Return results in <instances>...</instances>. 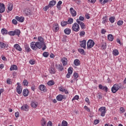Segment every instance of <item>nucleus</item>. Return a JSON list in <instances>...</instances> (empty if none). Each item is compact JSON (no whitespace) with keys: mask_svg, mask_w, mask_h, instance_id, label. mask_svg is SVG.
Wrapping results in <instances>:
<instances>
[{"mask_svg":"<svg viewBox=\"0 0 126 126\" xmlns=\"http://www.w3.org/2000/svg\"><path fill=\"white\" fill-rule=\"evenodd\" d=\"M38 41L39 42V44L40 46V48L42 49V51H45L46 49H47V46L46 45V43L44 42V38L42 37V36H38Z\"/></svg>","mask_w":126,"mask_h":126,"instance_id":"f257e3e1","label":"nucleus"},{"mask_svg":"<svg viewBox=\"0 0 126 126\" xmlns=\"http://www.w3.org/2000/svg\"><path fill=\"white\" fill-rule=\"evenodd\" d=\"M31 48L32 50H37V49H41V47L39 45V42H32L31 43Z\"/></svg>","mask_w":126,"mask_h":126,"instance_id":"f03ea898","label":"nucleus"},{"mask_svg":"<svg viewBox=\"0 0 126 126\" xmlns=\"http://www.w3.org/2000/svg\"><path fill=\"white\" fill-rule=\"evenodd\" d=\"M20 33H21V32H20V30L16 29L15 31H10L8 32V34L10 36H15V35H17V36H18V37H19V35H20Z\"/></svg>","mask_w":126,"mask_h":126,"instance_id":"7ed1b4c3","label":"nucleus"},{"mask_svg":"<svg viewBox=\"0 0 126 126\" xmlns=\"http://www.w3.org/2000/svg\"><path fill=\"white\" fill-rule=\"evenodd\" d=\"M72 31L75 32H78L80 30V28H79V25L76 23H75L72 27Z\"/></svg>","mask_w":126,"mask_h":126,"instance_id":"20e7f679","label":"nucleus"},{"mask_svg":"<svg viewBox=\"0 0 126 126\" xmlns=\"http://www.w3.org/2000/svg\"><path fill=\"white\" fill-rule=\"evenodd\" d=\"M95 45V42L92 39H90L87 42V49H91L93 48L94 46Z\"/></svg>","mask_w":126,"mask_h":126,"instance_id":"39448f33","label":"nucleus"},{"mask_svg":"<svg viewBox=\"0 0 126 126\" xmlns=\"http://www.w3.org/2000/svg\"><path fill=\"white\" fill-rule=\"evenodd\" d=\"M98 111L101 112L100 116L101 117H105V115H106V107H101Z\"/></svg>","mask_w":126,"mask_h":126,"instance_id":"423d86ee","label":"nucleus"},{"mask_svg":"<svg viewBox=\"0 0 126 126\" xmlns=\"http://www.w3.org/2000/svg\"><path fill=\"white\" fill-rule=\"evenodd\" d=\"M56 99L57 100V101H63V99H64V100H65V99H66V97H65V95H62V94H59L58 95H57L56 96Z\"/></svg>","mask_w":126,"mask_h":126,"instance_id":"0eeeda50","label":"nucleus"},{"mask_svg":"<svg viewBox=\"0 0 126 126\" xmlns=\"http://www.w3.org/2000/svg\"><path fill=\"white\" fill-rule=\"evenodd\" d=\"M17 85H18L16 88L17 92L18 94H21L22 93V89L21 86H20V83H17Z\"/></svg>","mask_w":126,"mask_h":126,"instance_id":"6e6552de","label":"nucleus"},{"mask_svg":"<svg viewBox=\"0 0 126 126\" xmlns=\"http://www.w3.org/2000/svg\"><path fill=\"white\" fill-rule=\"evenodd\" d=\"M5 10V6L3 3H0V13H3Z\"/></svg>","mask_w":126,"mask_h":126,"instance_id":"1a4fd4ad","label":"nucleus"},{"mask_svg":"<svg viewBox=\"0 0 126 126\" xmlns=\"http://www.w3.org/2000/svg\"><path fill=\"white\" fill-rule=\"evenodd\" d=\"M115 85L116 87V88H117V90L118 91L121 89H124L125 88V86H124V85L122 83L115 84Z\"/></svg>","mask_w":126,"mask_h":126,"instance_id":"9d476101","label":"nucleus"},{"mask_svg":"<svg viewBox=\"0 0 126 126\" xmlns=\"http://www.w3.org/2000/svg\"><path fill=\"white\" fill-rule=\"evenodd\" d=\"M70 12L71 14V16H73V17H75L76 16V11L75 10L73 9V7H71L69 9Z\"/></svg>","mask_w":126,"mask_h":126,"instance_id":"9b49d317","label":"nucleus"},{"mask_svg":"<svg viewBox=\"0 0 126 126\" xmlns=\"http://www.w3.org/2000/svg\"><path fill=\"white\" fill-rule=\"evenodd\" d=\"M13 8V4L11 3H9L7 6V9H8V10L7 11V13H9V12L11 11Z\"/></svg>","mask_w":126,"mask_h":126,"instance_id":"f8f14e48","label":"nucleus"},{"mask_svg":"<svg viewBox=\"0 0 126 126\" xmlns=\"http://www.w3.org/2000/svg\"><path fill=\"white\" fill-rule=\"evenodd\" d=\"M98 88H99V89H100V90H104L106 92H108V87L106 86H102V85L99 84L98 85Z\"/></svg>","mask_w":126,"mask_h":126,"instance_id":"ddd939ff","label":"nucleus"},{"mask_svg":"<svg viewBox=\"0 0 126 126\" xmlns=\"http://www.w3.org/2000/svg\"><path fill=\"white\" fill-rule=\"evenodd\" d=\"M100 46L101 50H106V48H107V44L106 42H104V40H102Z\"/></svg>","mask_w":126,"mask_h":126,"instance_id":"4468645a","label":"nucleus"},{"mask_svg":"<svg viewBox=\"0 0 126 126\" xmlns=\"http://www.w3.org/2000/svg\"><path fill=\"white\" fill-rule=\"evenodd\" d=\"M21 109L22 111H26L27 112V111L29 110V106L27 104H25L21 107Z\"/></svg>","mask_w":126,"mask_h":126,"instance_id":"2eb2a0df","label":"nucleus"},{"mask_svg":"<svg viewBox=\"0 0 126 126\" xmlns=\"http://www.w3.org/2000/svg\"><path fill=\"white\" fill-rule=\"evenodd\" d=\"M61 62L63 65V66H64L65 65H66L67 64V59L65 57L62 58Z\"/></svg>","mask_w":126,"mask_h":126,"instance_id":"dca6fc26","label":"nucleus"},{"mask_svg":"<svg viewBox=\"0 0 126 126\" xmlns=\"http://www.w3.org/2000/svg\"><path fill=\"white\" fill-rule=\"evenodd\" d=\"M38 89L41 91H43V92H46L47 91V90L46 89V86L44 85H41L39 86Z\"/></svg>","mask_w":126,"mask_h":126,"instance_id":"f3484780","label":"nucleus"},{"mask_svg":"<svg viewBox=\"0 0 126 126\" xmlns=\"http://www.w3.org/2000/svg\"><path fill=\"white\" fill-rule=\"evenodd\" d=\"M31 105L32 108H37L38 107V102L36 101L31 102Z\"/></svg>","mask_w":126,"mask_h":126,"instance_id":"a211bd4d","label":"nucleus"},{"mask_svg":"<svg viewBox=\"0 0 126 126\" xmlns=\"http://www.w3.org/2000/svg\"><path fill=\"white\" fill-rule=\"evenodd\" d=\"M29 94V91L27 89H25L23 91V95L24 97H27Z\"/></svg>","mask_w":126,"mask_h":126,"instance_id":"6ab92c4d","label":"nucleus"},{"mask_svg":"<svg viewBox=\"0 0 126 126\" xmlns=\"http://www.w3.org/2000/svg\"><path fill=\"white\" fill-rule=\"evenodd\" d=\"M14 48L16 49L17 51H19V52H21L22 51V48L20 47V45L18 44H16L14 45Z\"/></svg>","mask_w":126,"mask_h":126,"instance_id":"aec40b11","label":"nucleus"},{"mask_svg":"<svg viewBox=\"0 0 126 126\" xmlns=\"http://www.w3.org/2000/svg\"><path fill=\"white\" fill-rule=\"evenodd\" d=\"M49 72H50V73H51V74H55V73H56V70H55V67H54V65L53 66H51L49 68Z\"/></svg>","mask_w":126,"mask_h":126,"instance_id":"412c9836","label":"nucleus"},{"mask_svg":"<svg viewBox=\"0 0 126 126\" xmlns=\"http://www.w3.org/2000/svg\"><path fill=\"white\" fill-rule=\"evenodd\" d=\"M24 46L25 48V50L27 53H29V52L31 51V49H30V47H29V45H28L27 43H25Z\"/></svg>","mask_w":126,"mask_h":126,"instance_id":"4be33fe9","label":"nucleus"},{"mask_svg":"<svg viewBox=\"0 0 126 126\" xmlns=\"http://www.w3.org/2000/svg\"><path fill=\"white\" fill-rule=\"evenodd\" d=\"M15 19L19 21V22H24V17H19V16H16L15 17Z\"/></svg>","mask_w":126,"mask_h":126,"instance_id":"5701e85b","label":"nucleus"},{"mask_svg":"<svg viewBox=\"0 0 126 126\" xmlns=\"http://www.w3.org/2000/svg\"><path fill=\"white\" fill-rule=\"evenodd\" d=\"M80 46L84 49H86V40L85 39H84L83 41H81Z\"/></svg>","mask_w":126,"mask_h":126,"instance_id":"b1692460","label":"nucleus"},{"mask_svg":"<svg viewBox=\"0 0 126 126\" xmlns=\"http://www.w3.org/2000/svg\"><path fill=\"white\" fill-rule=\"evenodd\" d=\"M26 10H27V11L26 12V15H27V16H29V15H31L32 14V11H31L30 8H27L26 9Z\"/></svg>","mask_w":126,"mask_h":126,"instance_id":"393cba45","label":"nucleus"},{"mask_svg":"<svg viewBox=\"0 0 126 126\" xmlns=\"http://www.w3.org/2000/svg\"><path fill=\"white\" fill-rule=\"evenodd\" d=\"M56 3H57V1L56 0H53L50 1L48 5L49 6H50V7H53V6L56 5Z\"/></svg>","mask_w":126,"mask_h":126,"instance_id":"a878e982","label":"nucleus"},{"mask_svg":"<svg viewBox=\"0 0 126 126\" xmlns=\"http://www.w3.org/2000/svg\"><path fill=\"white\" fill-rule=\"evenodd\" d=\"M73 76L74 77V79H73L74 81H77V80H78V79H77V78H78V77H79V75L78 73H76V72H74L73 73Z\"/></svg>","mask_w":126,"mask_h":126,"instance_id":"bb28decb","label":"nucleus"},{"mask_svg":"<svg viewBox=\"0 0 126 126\" xmlns=\"http://www.w3.org/2000/svg\"><path fill=\"white\" fill-rule=\"evenodd\" d=\"M64 32L66 35H69L70 33H71V30L69 28H66L65 30H64Z\"/></svg>","mask_w":126,"mask_h":126,"instance_id":"cd10ccee","label":"nucleus"},{"mask_svg":"<svg viewBox=\"0 0 126 126\" xmlns=\"http://www.w3.org/2000/svg\"><path fill=\"white\" fill-rule=\"evenodd\" d=\"M111 91L112 93H116L117 91H119L118 89L117 88V87L114 84L112 88H111Z\"/></svg>","mask_w":126,"mask_h":126,"instance_id":"c85d7f7f","label":"nucleus"},{"mask_svg":"<svg viewBox=\"0 0 126 126\" xmlns=\"http://www.w3.org/2000/svg\"><path fill=\"white\" fill-rule=\"evenodd\" d=\"M63 3V1H59L58 3L57 4V7L58 8L59 10H62V7L61 6V5Z\"/></svg>","mask_w":126,"mask_h":126,"instance_id":"c756f323","label":"nucleus"},{"mask_svg":"<svg viewBox=\"0 0 126 126\" xmlns=\"http://www.w3.org/2000/svg\"><path fill=\"white\" fill-rule=\"evenodd\" d=\"M59 29H60V28L59 27V24H55L54 26V30H55V32H58Z\"/></svg>","mask_w":126,"mask_h":126,"instance_id":"7c9ffc66","label":"nucleus"},{"mask_svg":"<svg viewBox=\"0 0 126 126\" xmlns=\"http://www.w3.org/2000/svg\"><path fill=\"white\" fill-rule=\"evenodd\" d=\"M46 119L44 118H42L41 121V125L42 126H46Z\"/></svg>","mask_w":126,"mask_h":126,"instance_id":"2f4dec72","label":"nucleus"},{"mask_svg":"<svg viewBox=\"0 0 126 126\" xmlns=\"http://www.w3.org/2000/svg\"><path fill=\"white\" fill-rule=\"evenodd\" d=\"M17 66L16 65H13L11 66L10 68V70L12 71V70H17Z\"/></svg>","mask_w":126,"mask_h":126,"instance_id":"473e14b6","label":"nucleus"},{"mask_svg":"<svg viewBox=\"0 0 126 126\" xmlns=\"http://www.w3.org/2000/svg\"><path fill=\"white\" fill-rule=\"evenodd\" d=\"M74 63L75 65L78 66L80 65V61H79V60L78 59H75L74 61Z\"/></svg>","mask_w":126,"mask_h":126,"instance_id":"72a5a7b5","label":"nucleus"},{"mask_svg":"<svg viewBox=\"0 0 126 126\" xmlns=\"http://www.w3.org/2000/svg\"><path fill=\"white\" fill-rule=\"evenodd\" d=\"M1 32L2 34V35L7 34V30L6 29H2L1 30Z\"/></svg>","mask_w":126,"mask_h":126,"instance_id":"f704fd0d","label":"nucleus"},{"mask_svg":"<svg viewBox=\"0 0 126 126\" xmlns=\"http://www.w3.org/2000/svg\"><path fill=\"white\" fill-rule=\"evenodd\" d=\"M107 38L109 41H111V42L114 40V36H113V34H108Z\"/></svg>","mask_w":126,"mask_h":126,"instance_id":"c9c22d12","label":"nucleus"},{"mask_svg":"<svg viewBox=\"0 0 126 126\" xmlns=\"http://www.w3.org/2000/svg\"><path fill=\"white\" fill-rule=\"evenodd\" d=\"M67 24H72L73 23V19L72 18H69L67 21Z\"/></svg>","mask_w":126,"mask_h":126,"instance_id":"e433bc0d","label":"nucleus"},{"mask_svg":"<svg viewBox=\"0 0 126 126\" xmlns=\"http://www.w3.org/2000/svg\"><path fill=\"white\" fill-rule=\"evenodd\" d=\"M61 24L62 27H64L65 26H66L68 24L67 21H62Z\"/></svg>","mask_w":126,"mask_h":126,"instance_id":"4c0bfd02","label":"nucleus"},{"mask_svg":"<svg viewBox=\"0 0 126 126\" xmlns=\"http://www.w3.org/2000/svg\"><path fill=\"white\" fill-rule=\"evenodd\" d=\"M58 69L60 71H63V64H60L58 65Z\"/></svg>","mask_w":126,"mask_h":126,"instance_id":"58836bf2","label":"nucleus"},{"mask_svg":"<svg viewBox=\"0 0 126 126\" xmlns=\"http://www.w3.org/2000/svg\"><path fill=\"white\" fill-rule=\"evenodd\" d=\"M73 70V68L71 67H69L68 69V73L69 74H72V72Z\"/></svg>","mask_w":126,"mask_h":126,"instance_id":"ea45409f","label":"nucleus"},{"mask_svg":"<svg viewBox=\"0 0 126 126\" xmlns=\"http://www.w3.org/2000/svg\"><path fill=\"white\" fill-rule=\"evenodd\" d=\"M29 82L28 81H27V80H24L23 82V84L24 85V86H28V84H29Z\"/></svg>","mask_w":126,"mask_h":126,"instance_id":"a19ab883","label":"nucleus"},{"mask_svg":"<svg viewBox=\"0 0 126 126\" xmlns=\"http://www.w3.org/2000/svg\"><path fill=\"white\" fill-rule=\"evenodd\" d=\"M102 19H103V21H102L103 24H105V23H106V22H108V19H107V16L103 17Z\"/></svg>","mask_w":126,"mask_h":126,"instance_id":"79ce46f5","label":"nucleus"},{"mask_svg":"<svg viewBox=\"0 0 126 126\" xmlns=\"http://www.w3.org/2000/svg\"><path fill=\"white\" fill-rule=\"evenodd\" d=\"M49 55H50V54L48 52H44L43 53V56L44 57V58H48V57H49Z\"/></svg>","mask_w":126,"mask_h":126,"instance_id":"37998d69","label":"nucleus"},{"mask_svg":"<svg viewBox=\"0 0 126 126\" xmlns=\"http://www.w3.org/2000/svg\"><path fill=\"white\" fill-rule=\"evenodd\" d=\"M115 17H110L109 18V21L111 22V23H114L115 22Z\"/></svg>","mask_w":126,"mask_h":126,"instance_id":"c03bdc74","label":"nucleus"},{"mask_svg":"<svg viewBox=\"0 0 126 126\" xmlns=\"http://www.w3.org/2000/svg\"><path fill=\"white\" fill-rule=\"evenodd\" d=\"M113 54L114 56H118V55H119V51H118L117 49L113 50Z\"/></svg>","mask_w":126,"mask_h":126,"instance_id":"a18cd8bd","label":"nucleus"},{"mask_svg":"<svg viewBox=\"0 0 126 126\" xmlns=\"http://www.w3.org/2000/svg\"><path fill=\"white\" fill-rule=\"evenodd\" d=\"M48 85H49V86H52V85H54V84H55V82H54L53 81H49L48 83H47Z\"/></svg>","mask_w":126,"mask_h":126,"instance_id":"49530a36","label":"nucleus"},{"mask_svg":"<svg viewBox=\"0 0 126 126\" xmlns=\"http://www.w3.org/2000/svg\"><path fill=\"white\" fill-rule=\"evenodd\" d=\"M78 51L79 53H80V54L85 55V54H84V50L83 49L79 48L78 49Z\"/></svg>","mask_w":126,"mask_h":126,"instance_id":"de8ad7c7","label":"nucleus"},{"mask_svg":"<svg viewBox=\"0 0 126 126\" xmlns=\"http://www.w3.org/2000/svg\"><path fill=\"white\" fill-rule=\"evenodd\" d=\"M123 24H124V21L122 20H119L117 22V25H118L119 26H122V25H123Z\"/></svg>","mask_w":126,"mask_h":126,"instance_id":"09e8293b","label":"nucleus"},{"mask_svg":"<svg viewBox=\"0 0 126 126\" xmlns=\"http://www.w3.org/2000/svg\"><path fill=\"white\" fill-rule=\"evenodd\" d=\"M62 126H67V122L63 120L62 123Z\"/></svg>","mask_w":126,"mask_h":126,"instance_id":"8fccbe9b","label":"nucleus"},{"mask_svg":"<svg viewBox=\"0 0 126 126\" xmlns=\"http://www.w3.org/2000/svg\"><path fill=\"white\" fill-rule=\"evenodd\" d=\"M79 99V96L75 95L72 99V101H74V100H78Z\"/></svg>","mask_w":126,"mask_h":126,"instance_id":"3c124183","label":"nucleus"},{"mask_svg":"<svg viewBox=\"0 0 126 126\" xmlns=\"http://www.w3.org/2000/svg\"><path fill=\"white\" fill-rule=\"evenodd\" d=\"M50 6L49 5V4L47 6H46L44 8V11H47V10H48L49 9V8H50Z\"/></svg>","mask_w":126,"mask_h":126,"instance_id":"603ef678","label":"nucleus"},{"mask_svg":"<svg viewBox=\"0 0 126 126\" xmlns=\"http://www.w3.org/2000/svg\"><path fill=\"white\" fill-rule=\"evenodd\" d=\"M80 25L82 29H85V24H84V23H82Z\"/></svg>","mask_w":126,"mask_h":126,"instance_id":"864d4df0","label":"nucleus"},{"mask_svg":"<svg viewBox=\"0 0 126 126\" xmlns=\"http://www.w3.org/2000/svg\"><path fill=\"white\" fill-rule=\"evenodd\" d=\"M80 36H84L85 35V32L81 31L79 33Z\"/></svg>","mask_w":126,"mask_h":126,"instance_id":"5fc2aeb1","label":"nucleus"},{"mask_svg":"<svg viewBox=\"0 0 126 126\" xmlns=\"http://www.w3.org/2000/svg\"><path fill=\"white\" fill-rule=\"evenodd\" d=\"M85 110H87V112H90V109L86 105L84 106Z\"/></svg>","mask_w":126,"mask_h":126,"instance_id":"6e6d98bb","label":"nucleus"},{"mask_svg":"<svg viewBox=\"0 0 126 126\" xmlns=\"http://www.w3.org/2000/svg\"><path fill=\"white\" fill-rule=\"evenodd\" d=\"M30 63L31 64H35V61H34L33 60H30Z\"/></svg>","mask_w":126,"mask_h":126,"instance_id":"4d7b16f0","label":"nucleus"},{"mask_svg":"<svg viewBox=\"0 0 126 126\" xmlns=\"http://www.w3.org/2000/svg\"><path fill=\"white\" fill-rule=\"evenodd\" d=\"M108 1H110V0H103V1L102 2V3H101V4H102V5H104V4H105V3L108 2Z\"/></svg>","mask_w":126,"mask_h":126,"instance_id":"13d9d810","label":"nucleus"},{"mask_svg":"<svg viewBox=\"0 0 126 126\" xmlns=\"http://www.w3.org/2000/svg\"><path fill=\"white\" fill-rule=\"evenodd\" d=\"M12 22L13 24H14L15 25H16V24H17V21H16V20L15 19H13Z\"/></svg>","mask_w":126,"mask_h":126,"instance_id":"bf43d9fd","label":"nucleus"},{"mask_svg":"<svg viewBox=\"0 0 126 126\" xmlns=\"http://www.w3.org/2000/svg\"><path fill=\"white\" fill-rule=\"evenodd\" d=\"M60 91H62V92H65V94H67L68 93V91H67V90L65 89L60 90Z\"/></svg>","mask_w":126,"mask_h":126,"instance_id":"052dcab7","label":"nucleus"},{"mask_svg":"<svg viewBox=\"0 0 126 126\" xmlns=\"http://www.w3.org/2000/svg\"><path fill=\"white\" fill-rule=\"evenodd\" d=\"M47 126H53V123L51 121H49L47 123Z\"/></svg>","mask_w":126,"mask_h":126,"instance_id":"680f3d73","label":"nucleus"},{"mask_svg":"<svg viewBox=\"0 0 126 126\" xmlns=\"http://www.w3.org/2000/svg\"><path fill=\"white\" fill-rule=\"evenodd\" d=\"M31 89H32V91H35V90L36 89V86H35V85H33L31 87Z\"/></svg>","mask_w":126,"mask_h":126,"instance_id":"e2e57ef3","label":"nucleus"},{"mask_svg":"<svg viewBox=\"0 0 126 126\" xmlns=\"http://www.w3.org/2000/svg\"><path fill=\"white\" fill-rule=\"evenodd\" d=\"M100 123V121L98 120H95L94 121V125H98Z\"/></svg>","mask_w":126,"mask_h":126,"instance_id":"0e129e2a","label":"nucleus"},{"mask_svg":"<svg viewBox=\"0 0 126 126\" xmlns=\"http://www.w3.org/2000/svg\"><path fill=\"white\" fill-rule=\"evenodd\" d=\"M76 22L78 23V24H79V25H80L81 24H82L83 22L79 21V19H77L76 20Z\"/></svg>","mask_w":126,"mask_h":126,"instance_id":"69168bd1","label":"nucleus"},{"mask_svg":"<svg viewBox=\"0 0 126 126\" xmlns=\"http://www.w3.org/2000/svg\"><path fill=\"white\" fill-rule=\"evenodd\" d=\"M15 116L16 117V118H19V112H17L15 113Z\"/></svg>","mask_w":126,"mask_h":126,"instance_id":"338daca9","label":"nucleus"},{"mask_svg":"<svg viewBox=\"0 0 126 126\" xmlns=\"http://www.w3.org/2000/svg\"><path fill=\"white\" fill-rule=\"evenodd\" d=\"M6 83H7V84H11L10 79H7L6 80Z\"/></svg>","mask_w":126,"mask_h":126,"instance_id":"774afa93","label":"nucleus"}]
</instances>
